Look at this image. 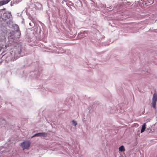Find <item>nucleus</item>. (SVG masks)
<instances>
[{
	"instance_id": "f257e3e1",
	"label": "nucleus",
	"mask_w": 157,
	"mask_h": 157,
	"mask_svg": "<svg viewBox=\"0 0 157 157\" xmlns=\"http://www.w3.org/2000/svg\"><path fill=\"white\" fill-rule=\"evenodd\" d=\"M21 48L20 46L15 48L14 51H12L11 52L4 55V57H6L5 60L9 61L14 60L15 58H17L21 56Z\"/></svg>"
},
{
	"instance_id": "f03ea898",
	"label": "nucleus",
	"mask_w": 157,
	"mask_h": 157,
	"mask_svg": "<svg viewBox=\"0 0 157 157\" xmlns=\"http://www.w3.org/2000/svg\"><path fill=\"white\" fill-rule=\"evenodd\" d=\"M14 29H15L14 31H12L11 32V33H12V35L13 34V35H12V36H13V37L18 38L20 37L21 35L19 27L17 25H16L14 27Z\"/></svg>"
},
{
	"instance_id": "7ed1b4c3",
	"label": "nucleus",
	"mask_w": 157,
	"mask_h": 157,
	"mask_svg": "<svg viewBox=\"0 0 157 157\" xmlns=\"http://www.w3.org/2000/svg\"><path fill=\"white\" fill-rule=\"evenodd\" d=\"M50 47L51 48H48V49H47V50L45 51L47 52H55V51H57L56 49L57 48V49L59 50L58 53V54L62 53L65 52V50L62 49H60V50H59L58 48L56 47H53V49L52 48V47L51 46Z\"/></svg>"
},
{
	"instance_id": "20e7f679",
	"label": "nucleus",
	"mask_w": 157,
	"mask_h": 157,
	"mask_svg": "<svg viewBox=\"0 0 157 157\" xmlns=\"http://www.w3.org/2000/svg\"><path fill=\"white\" fill-rule=\"evenodd\" d=\"M30 143L29 141H26L21 143V146L23 150L29 149L30 145Z\"/></svg>"
},
{
	"instance_id": "39448f33",
	"label": "nucleus",
	"mask_w": 157,
	"mask_h": 157,
	"mask_svg": "<svg viewBox=\"0 0 157 157\" xmlns=\"http://www.w3.org/2000/svg\"><path fill=\"white\" fill-rule=\"evenodd\" d=\"M157 101V95L156 94H154L152 99V102L151 103V105L154 109L156 108V104Z\"/></svg>"
},
{
	"instance_id": "423d86ee",
	"label": "nucleus",
	"mask_w": 157,
	"mask_h": 157,
	"mask_svg": "<svg viewBox=\"0 0 157 157\" xmlns=\"http://www.w3.org/2000/svg\"><path fill=\"white\" fill-rule=\"evenodd\" d=\"M47 136V134L46 133L43 132L36 133L32 136V137L38 136V137H46Z\"/></svg>"
},
{
	"instance_id": "0eeeda50",
	"label": "nucleus",
	"mask_w": 157,
	"mask_h": 157,
	"mask_svg": "<svg viewBox=\"0 0 157 157\" xmlns=\"http://www.w3.org/2000/svg\"><path fill=\"white\" fill-rule=\"evenodd\" d=\"M11 0H2L3 4L4 5L7 4ZM20 0H13V4H17L20 2Z\"/></svg>"
},
{
	"instance_id": "6e6552de",
	"label": "nucleus",
	"mask_w": 157,
	"mask_h": 157,
	"mask_svg": "<svg viewBox=\"0 0 157 157\" xmlns=\"http://www.w3.org/2000/svg\"><path fill=\"white\" fill-rule=\"evenodd\" d=\"M123 3L126 6H132L133 5V3L132 2L128 1L127 0H123Z\"/></svg>"
},
{
	"instance_id": "1a4fd4ad",
	"label": "nucleus",
	"mask_w": 157,
	"mask_h": 157,
	"mask_svg": "<svg viewBox=\"0 0 157 157\" xmlns=\"http://www.w3.org/2000/svg\"><path fill=\"white\" fill-rule=\"evenodd\" d=\"M86 32H84L78 34V37L79 38H82L83 36H86Z\"/></svg>"
},
{
	"instance_id": "9d476101",
	"label": "nucleus",
	"mask_w": 157,
	"mask_h": 157,
	"mask_svg": "<svg viewBox=\"0 0 157 157\" xmlns=\"http://www.w3.org/2000/svg\"><path fill=\"white\" fill-rule=\"evenodd\" d=\"M34 31L36 33L38 34L41 32L40 29L37 27H35L34 28Z\"/></svg>"
},
{
	"instance_id": "9b49d317",
	"label": "nucleus",
	"mask_w": 157,
	"mask_h": 157,
	"mask_svg": "<svg viewBox=\"0 0 157 157\" xmlns=\"http://www.w3.org/2000/svg\"><path fill=\"white\" fill-rule=\"evenodd\" d=\"M4 16H5V20H7L10 17V13H5L4 14Z\"/></svg>"
},
{
	"instance_id": "f8f14e48",
	"label": "nucleus",
	"mask_w": 157,
	"mask_h": 157,
	"mask_svg": "<svg viewBox=\"0 0 157 157\" xmlns=\"http://www.w3.org/2000/svg\"><path fill=\"white\" fill-rule=\"evenodd\" d=\"M119 151L121 152H124L125 151L124 147L122 145L120 146L119 148Z\"/></svg>"
},
{
	"instance_id": "ddd939ff",
	"label": "nucleus",
	"mask_w": 157,
	"mask_h": 157,
	"mask_svg": "<svg viewBox=\"0 0 157 157\" xmlns=\"http://www.w3.org/2000/svg\"><path fill=\"white\" fill-rule=\"evenodd\" d=\"M145 128H146L145 124V123H144L143 124L142 127V128H141V131H140L141 133H142L143 132H144V130H145Z\"/></svg>"
},
{
	"instance_id": "4468645a",
	"label": "nucleus",
	"mask_w": 157,
	"mask_h": 157,
	"mask_svg": "<svg viewBox=\"0 0 157 157\" xmlns=\"http://www.w3.org/2000/svg\"><path fill=\"white\" fill-rule=\"evenodd\" d=\"M147 2H148L150 5L153 4L154 2V0H147Z\"/></svg>"
},
{
	"instance_id": "2eb2a0df",
	"label": "nucleus",
	"mask_w": 157,
	"mask_h": 157,
	"mask_svg": "<svg viewBox=\"0 0 157 157\" xmlns=\"http://www.w3.org/2000/svg\"><path fill=\"white\" fill-rule=\"evenodd\" d=\"M4 45L2 43H0V52L1 51L2 49H4Z\"/></svg>"
},
{
	"instance_id": "dca6fc26",
	"label": "nucleus",
	"mask_w": 157,
	"mask_h": 157,
	"mask_svg": "<svg viewBox=\"0 0 157 157\" xmlns=\"http://www.w3.org/2000/svg\"><path fill=\"white\" fill-rule=\"evenodd\" d=\"M72 124L74 126H75L76 125L77 123L75 121L73 120L72 121Z\"/></svg>"
},
{
	"instance_id": "f3484780",
	"label": "nucleus",
	"mask_w": 157,
	"mask_h": 157,
	"mask_svg": "<svg viewBox=\"0 0 157 157\" xmlns=\"http://www.w3.org/2000/svg\"><path fill=\"white\" fill-rule=\"evenodd\" d=\"M4 4H3V3L2 2V0H1V1H0V6H2Z\"/></svg>"
},
{
	"instance_id": "a211bd4d",
	"label": "nucleus",
	"mask_w": 157,
	"mask_h": 157,
	"mask_svg": "<svg viewBox=\"0 0 157 157\" xmlns=\"http://www.w3.org/2000/svg\"><path fill=\"white\" fill-rule=\"evenodd\" d=\"M8 47V45L5 44V45H4V49H6Z\"/></svg>"
},
{
	"instance_id": "6ab92c4d",
	"label": "nucleus",
	"mask_w": 157,
	"mask_h": 157,
	"mask_svg": "<svg viewBox=\"0 0 157 157\" xmlns=\"http://www.w3.org/2000/svg\"><path fill=\"white\" fill-rule=\"evenodd\" d=\"M5 121L4 120H2V122L0 123V124H4V123H5Z\"/></svg>"
},
{
	"instance_id": "aec40b11",
	"label": "nucleus",
	"mask_w": 157,
	"mask_h": 157,
	"mask_svg": "<svg viewBox=\"0 0 157 157\" xmlns=\"http://www.w3.org/2000/svg\"><path fill=\"white\" fill-rule=\"evenodd\" d=\"M140 131L139 130H138V133H137L138 135H139L140 134Z\"/></svg>"
},
{
	"instance_id": "412c9836",
	"label": "nucleus",
	"mask_w": 157,
	"mask_h": 157,
	"mask_svg": "<svg viewBox=\"0 0 157 157\" xmlns=\"http://www.w3.org/2000/svg\"><path fill=\"white\" fill-rule=\"evenodd\" d=\"M31 23H29V25H30V26H31Z\"/></svg>"
},
{
	"instance_id": "4be33fe9",
	"label": "nucleus",
	"mask_w": 157,
	"mask_h": 157,
	"mask_svg": "<svg viewBox=\"0 0 157 157\" xmlns=\"http://www.w3.org/2000/svg\"><path fill=\"white\" fill-rule=\"evenodd\" d=\"M12 3H11V6H12Z\"/></svg>"
},
{
	"instance_id": "5701e85b",
	"label": "nucleus",
	"mask_w": 157,
	"mask_h": 157,
	"mask_svg": "<svg viewBox=\"0 0 157 157\" xmlns=\"http://www.w3.org/2000/svg\"><path fill=\"white\" fill-rule=\"evenodd\" d=\"M1 121V120H0V121Z\"/></svg>"
}]
</instances>
